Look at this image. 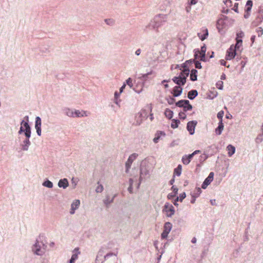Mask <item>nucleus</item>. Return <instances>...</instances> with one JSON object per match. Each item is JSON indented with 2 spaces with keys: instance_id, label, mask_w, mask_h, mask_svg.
Listing matches in <instances>:
<instances>
[{
  "instance_id": "f257e3e1",
  "label": "nucleus",
  "mask_w": 263,
  "mask_h": 263,
  "mask_svg": "<svg viewBox=\"0 0 263 263\" xmlns=\"http://www.w3.org/2000/svg\"><path fill=\"white\" fill-rule=\"evenodd\" d=\"M192 60L186 61L184 63L181 65V67L183 68L179 76L175 77L172 79L173 82L178 86L184 85L186 82V78L189 75L190 70L187 67V64L191 63Z\"/></svg>"
},
{
  "instance_id": "f03ea898",
  "label": "nucleus",
  "mask_w": 263,
  "mask_h": 263,
  "mask_svg": "<svg viewBox=\"0 0 263 263\" xmlns=\"http://www.w3.org/2000/svg\"><path fill=\"white\" fill-rule=\"evenodd\" d=\"M25 119L26 121H22L21 122V126L18 133L21 134L23 132H25V135L27 138H29L31 136V129L28 123L29 118L28 116L25 117Z\"/></svg>"
},
{
  "instance_id": "7ed1b4c3",
  "label": "nucleus",
  "mask_w": 263,
  "mask_h": 263,
  "mask_svg": "<svg viewBox=\"0 0 263 263\" xmlns=\"http://www.w3.org/2000/svg\"><path fill=\"white\" fill-rule=\"evenodd\" d=\"M176 105L179 107H183L184 111H187L192 109L193 107L187 100H181L176 103Z\"/></svg>"
},
{
  "instance_id": "20e7f679",
  "label": "nucleus",
  "mask_w": 263,
  "mask_h": 263,
  "mask_svg": "<svg viewBox=\"0 0 263 263\" xmlns=\"http://www.w3.org/2000/svg\"><path fill=\"white\" fill-rule=\"evenodd\" d=\"M236 50L234 45H232L227 51L226 60H231L234 59L236 55Z\"/></svg>"
},
{
  "instance_id": "39448f33",
  "label": "nucleus",
  "mask_w": 263,
  "mask_h": 263,
  "mask_svg": "<svg viewBox=\"0 0 263 263\" xmlns=\"http://www.w3.org/2000/svg\"><path fill=\"white\" fill-rule=\"evenodd\" d=\"M163 212L165 213L167 217H171L174 214L175 210L172 204L166 203L164 205Z\"/></svg>"
},
{
  "instance_id": "423d86ee",
  "label": "nucleus",
  "mask_w": 263,
  "mask_h": 263,
  "mask_svg": "<svg viewBox=\"0 0 263 263\" xmlns=\"http://www.w3.org/2000/svg\"><path fill=\"white\" fill-rule=\"evenodd\" d=\"M172 225L169 222H167L164 224V230L161 234V237L162 239L167 238L168 234H169L172 229Z\"/></svg>"
},
{
  "instance_id": "0eeeda50",
  "label": "nucleus",
  "mask_w": 263,
  "mask_h": 263,
  "mask_svg": "<svg viewBox=\"0 0 263 263\" xmlns=\"http://www.w3.org/2000/svg\"><path fill=\"white\" fill-rule=\"evenodd\" d=\"M137 156L138 155L136 153H134L129 156L128 157V159L125 163L126 173L129 171V169L130 168L133 162L136 159Z\"/></svg>"
},
{
  "instance_id": "6e6552de",
  "label": "nucleus",
  "mask_w": 263,
  "mask_h": 263,
  "mask_svg": "<svg viewBox=\"0 0 263 263\" xmlns=\"http://www.w3.org/2000/svg\"><path fill=\"white\" fill-rule=\"evenodd\" d=\"M206 48L205 46H202L201 48V50L198 51V53L196 52L195 56L196 59H199L201 61H204L205 58Z\"/></svg>"
},
{
  "instance_id": "1a4fd4ad",
  "label": "nucleus",
  "mask_w": 263,
  "mask_h": 263,
  "mask_svg": "<svg viewBox=\"0 0 263 263\" xmlns=\"http://www.w3.org/2000/svg\"><path fill=\"white\" fill-rule=\"evenodd\" d=\"M32 249L34 253L38 255H42L45 252V249L40 246L38 241L34 245Z\"/></svg>"
},
{
  "instance_id": "9d476101",
  "label": "nucleus",
  "mask_w": 263,
  "mask_h": 263,
  "mask_svg": "<svg viewBox=\"0 0 263 263\" xmlns=\"http://www.w3.org/2000/svg\"><path fill=\"white\" fill-rule=\"evenodd\" d=\"M214 178V173L211 172L209 176L205 179L203 183L202 184V189H206L208 185L213 181Z\"/></svg>"
},
{
  "instance_id": "9b49d317",
  "label": "nucleus",
  "mask_w": 263,
  "mask_h": 263,
  "mask_svg": "<svg viewBox=\"0 0 263 263\" xmlns=\"http://www.w3.org/2000/svg\"><path fill=\"white\" fill-rule=\"evenodd\" d=\"M253 6V2L251 0H248L247 2L246 5V9H245V13L244 14V17L245 18H248L250 15V12L252 9Z\"/></svg>"
},
{
  "instance_id": "f8f14e48",
  "label": "nucleus",
  "mask_w": 263,
  "mask_h": 263,
  "mask_svg": "<svg viewBox=\"0 0 263 263\" xmlns=\"http://www.w3.org/2000/svg\"><path fill=\"white\" fill-rule=\"evenodd\" d=\"M208 29L203 27L201 29L200 32L198 33V36L201 41H203L208 37Z\"/></svg>"
},
{
  "instance_id": "ddd939ff",
  "label": "nucleus",
  "mask_w": 263,
  "mask_h": 263,
  "mask_svg": "<svg viewBox=\"0 0 263 263\" xmlns=\"http://www.w3.org/2000/svg\"><path fill=\"white\" fill-rule=\"evenodd\" d=\"M165 134L164 132L162 131H157L155 134V138L153 139V141L154 143H157L159 142V141L161 139V137H165Z\"/></svg>"
},
{
  "instance_id": "4468645a",
  "label": "nucleus",
  "mask_w": 263,
  "mask_h": 263,
  "mask_svg": "<svg viewBox=\"0 0 263 263\" xmlns=\"http://www.w3.org/2000/svg\"><path fill=\"white\" fill-rule=\"evenodd\" d=\"M80 204V201L79 200H75L71 205V210L70 213L71 214H73L75 212V210L77 209Z\"/></svg>"
},
{
  "instance_id": "2eb2a0df",
  "label": "nucleus",
  "mask_w": 263,
  "mask_h": 263,
  "mask_svg": "<svg viewBox=\"0 0 263 263\" xmlns=\"http://www.w3.org/2000/svg\"><path fill=\"white\" fill-rule=\"evenodd\" d=\"M196 125V122H195L194 121H190L187 123V129L190 134L192 135L194 134Z\"/></svg>"
},
{
  "instance_id": "dca6fc26",
  "label": "nucleus",
  "mask_w": 263,
  "mask_h": 263,
  "mask_svg": "<svg viewBox=\"0 0 263 263\" xmlns=\"http://www.w3.org/2000/svg\"><path fill=\"white\" fill-rule=\"evenodd\" d=\"M182 91V88L180 86H176L173 88L172 94L174 97L179 96Z\"/></svg>"
},
{
  "instance_id": "f3484780",
  "label": "nucleus",
  "mask_w": 263,
  "mask_h": 263,
  "mask_svg": "<svg viewBox=\"0 0 263 263\" xmlns=\"http://www.w3.org/2000/svg\"><path fill=\"white\" fill-rule=\"evenodd\" d=\"M88 114L89 113L86 111L79 110H74V117H86L88 115Z\"/></svg>"
},
{
  "instance_id": "a211bd4d",
  "label": "nucleus",
  "mask_w": 263,
  "mask_h": 263,
  "mask_svg": "<svg viewBox=\"0 0 263 263\" xmlns=\"http://www.w3.org/2000/svg\"><path fill=\"white\" fill-rule=\"evenodd\" d=\"M225 23L224 22V20L220 18L219 19L217 22V28L219 30V31H220L222 30L224 28H225L226 26H224Z\"/></svg>"
},
{
  "instance_id": "6ab92c4d",
  "label": "nucleus",
  "mask_w": 263,
  "mask_h": 263,
  "mask_svg": "<svg viewBox=\"0 0 263 263\" xmlns=\"http://www.w3.org/2000/svg\"><path fill=\"white\" fill-rule=\"evenodd\" d=\"M227 149L228 152V154L229 157H231L235 152V147L231 144H229L227 147Z\"/></svg>"
},
{
  "instance_id": "aec40b11",
  "label": "nucleus",
  "mask_w": 263,
  "mask_h": 263,
  "mask_svg": "<svg viewBox=\"0 0 263 263\" xmlns=\"http://www.w3.org/2000/svg\"><path fill=\"white\" fill-rule=\"evenodd\" d=\"M68 182L67 179H61L58 183V185L60 187H63L65 189L68 186Z\"/></svg>"
},
{
  "instance_id": "412c9836",
  "label": "nucleus",
  "mask_w": 263,
  "mask_h": 263,
  "mask_svg": "<svg viewBox=\"0 0 263 263\" xmlns=\"http://www.w3.org/2000/svg\"><path fill=\"white\" fill-rule=\"evenodd\" d=\"M198 95V92L196 90H192L188 92L187 97L190 100L194 99Z\"/></svg>"
},
{
  "instance_id": "4be33fe9",
  "label": "nucleus",
  "mask_w": 263,
  "mask_h": 263,
  "mask_svg": "<svg viewBox=\"0 0 263 263\" xmlns=\"http://www.w3.org/2000/svg\"><path fill=\"white\" fill-rule=\"evenodd\" d=\"M197 71L196 69H192L191 71L190 74V79L192 81H195L197 80Z\"/></svg>"
},
{
  "instance_id": "5701e85b",
  "label": "nucleus",
  "mask_w": 263,
  "mask_h": 263,
  "mask_svg": "<svg viewBox=\"0 0 263 263\" xmlns=\"http://www.w3.org/2000/svg\"><path fill=\"white\" fill-rule=\"evenodd\" d=\"M164 115L167 118L171 119L173 116V111L169 108H166L165 110Z\"/></svg>"
},
{
  "instance_id": "b1692460",
  "label": "nucleus",
  "mask_w": 263,
  "mask_h": 263,
  "mask_svg": "<svg viewBox=\"0 0 263 263\" xmlns=\"http://www.w3.org/2000/svg\"><path fill=\"white\" fill-rule=\"evenodd\" d=\"M223 127L222 122H219L218 126L215 130L216 134L220 135L223 129Z\"/></svg>"
},
{
  "instance_id": "393cba45",
  "label": "nucleus",
  "mask_w": 263,
  "mask_h": 263,
  "mask_svg": "<svg viewBox=\"0 0 263 263\" xmlns=\"http://www.w3.org/2000/svg\"><path fill=\"white\" fill-rule=\"evenodd\" d=\"M242 41L241 39H236V44L234 46L235 47V49L239 50V49L242 47Z\"/></svg>"
},
{
  "instance_id": "a878e982",
  "label": "nucleus",
  "mask_w": 263,
  "mask_h": 263,
  "mask_svg": "<svg viewBox=\"0 0 263 263\" xmlns=\"http://www.w3.org/2000/svg\"><path fill=\"white\" fill-rule=\"evenodd\" d=\"M80 254V252L79 251V248H75L73 250V254L71 256V258L76 260L78 258V255Z\"/></svg>"
},
{
  "instance_id": "bb28decb",
  "label": "nucleus",
  "mask_w": 263,
  "mask_h": 263,
  "mask_svg": "<svg viewBox=\"0 0 263 263\" xmlns=\"http://www.w3.org/2000/svg\"><path fill=\"white\" fill-rule=\"evenodd\" d=\"M30 144V141L29 138H27L26 140L24 141V144L23 145L22 149L24 151H27L28 148Z\"/></svg>"
},
{
  "instance_id": "cd10ccee",
  "label": "nucleus",
  "mask_w": 263,
  "mask_h": 263,
  "mask_svg": "<svg viewBox=\"0 0 263 263\" xmlns=\"http://www.w3.org/2000/svg\"><path fill=\"white\" fill-rule=\"evenodd\" d=\"M181 170H182L181 165H179L177 166V167L174 170V174H175L178 176H180L181 173Z\"/></svg>"
},
{
  "instance_id": "c85d7f7f",
  "label": "nucleus",
  "mask_w": 263,
  "mask_h": 263,
  "mask_svg": "<svg viewBox=\"0 0 263 263\" xmlns=\"http://www.w3.org/2000/svg\"><path fill=\"white\" fill-rule=\"evenodd\" d=\"M182 162L183 164L187 165L190 163V160L187 157L186 155H184L182 158Z\"/></svg>"
},
{
  "instance_id": "c756f323",
  "label": "nucleus",
  "mask_w": 263,
  "mask_h": 263,
  "mask_svg": "<svg viewBox=\"0 0 263 263\" xmlns=\"http://www.w3.org/2000/svg\"><path fill=\"white\" fill-rule=\"evenodd\" d=\"M200 153V151L199 150H196L193 153L189 154L188 155H185L190 160V161H191V159L193 158L194 155L198 154Z\"/></svg>"
},
{
  "instance_id": "7c9ffc66",
  "label": "nucleus",
  "mask_w": 263,
  "mask_h": 263,
  "mask_svg": "<svg viewBox=\"0 0 263 263\" xmlns=\"http://www.w3.org/2000/svg\"><path fill=\"white\" fill-rule=\"evenodd\" d=\"M35 127H41V119L39 117H37L35 119Z\"/></svg>"
},
{
  "instance_id": "2f4dec72",
  "label": "nucleus",
  "mask_w": 263,
  "mask_h": 263,
  "mask_svg": "<svg viewBox=\"0 0 263 263\" xmlns=\"http://www.w3.org/2000/svg\"><path fill=\"white\" fill-rule=\"evenodd\" d=\"M43 185L44 186H45L46 187H49V188H51L53 186L52 183L51 181H50L49 180H47V181H45L43 183Z\"/></svg>"
},
{
  "instance_id": "473e14b6",
  "label": "nucleus",
  "mask_w": 263,
  "mask_h": 263,
  "mask_svg": "<svg viewBox=\"0 0 263 263\" xmlns=\"http://www.w3.org/2000/svg\"><path fill=\"white\" fill-rule=\"evenodd\" d=\"M66 115L70 117H74V111L67 109L66 110Z\"/></svg>"
},
{
  "instance_id": "72a5a7b5",
  "label": "nucleus",
  "mask_w": 263,
  "mask_h": 263,
  "mask_svg": "<svg viewBox=\"0 0 263 263\" xmlns=\"http://www.w3.org/2000/svg\"><path fill=\"white\" fill-rule=\"evenodd\" d=\"M223 83L222 81H218L216 84V87L219 89H222L223 88Z\"/></svg>"
},
{
  "instance_id": "f704fd0d",
  "label": "nucleus",
  "mask_w": 263,
  "mask_h": 263,
  "mask_svg": "<svg viewBox=\"0 0 263 263\" xmlns=\"http://www.w3.org/2000/svg\"><path fill=\"white\" fill-rule=\"evenodd\" d=\"M179 123V121L177 120H173V122L171 124V127L173 128H175L178 127V124Z\"/></svg>"
},
{
  "instance_id": "c9c22d12",
  "label": "nucleus",
  "mask_w": 263,
  "mask_h": 263,
  "mask_svg": "<svg viewBox=\"0 0 263 263\" xmlns=\"http://www.w3.org/2000/svg\"><path fill=\"white\" fill-rule=\"evenodd\" d=\"M166 100L167 101V103L170 105L173 104L174 103L175 101V99L174 98L172 97H169L168 98L166 99Z\"/></svg>"
},
{
  "instance_id": "e433bc0d",
  "label": "nucleus",
  "mask_w": 263,
  "mask_h": 263,
  "mask_svg": "<svg viewBox=\"0 0 263 263\" xmlns=\"http://www.w3.org/2000/svg\"><path fill=\"white\" fill-rule=\"evenodd\" d=\"M256 31L259 37L261 36L263 34V29L261 27L257 28L256 30Z\"/></svg>"
},
{
  "instance_id": "4c0bfd02",
  "label": "nucleus",
  "mask_w": 263,
  "mask_h": 263,
  "mask_svg": "<svg viewBox=\"0 0 263 263\" xmlns=\"http://www.w3.org/2000/svg\"><path fill=\"white\" fill-rule=\"evenodd\" d=\"M223 115H224V112L223 111H220L219 112H218V113L217 114V118L220 120V122H222V117L223 116Z\"/></svg>"
},
{
  "instance_id": "58836bf2",
  "label": "nucleus",
  "mask_w": 263,
  "mask_h": 263,
  "mask_svg": "<svg viewBox=\"0 0 263 263\" xmlns=\"http://www.w3.org/2000/svg\"><path fill=\"white\" fill-rule=\"evenodd\" d=\"M186 197V195L185 193H183L181 194L179 196V197L177 198V201L180 200V201H182L183 199H184Z\"/></svg>"
},
{
  "instance_id": "ea45409f",
  "label": "nucleus",
  "mask_w": 263,
  "mask_h": 263,
  "mask_svg": "<svg viewBox=\"0 0 263 263\" xmlns=\"http://www.w3.org/2000/svg\"><path fill=\"white\" fill-rule=\"evenodd\" d=\"M148 108L150 110L151 114H150V119L151 121H152L154 119L153 114L152 113V109H153V106L152 104H150L148 105Z\"/></svg>"
},
{
  "instance_id": "a19ab883",
  "label": "nucleus",
  "mask_w": 263,
  "mask_h": 263,
  "mask_svg": "<svg viewBox=\"0 0 263 263\" xmlns=\"http://www.w3.org/2000/svg\"><path fill=\"white\" fill-rule=\"evenodd\" d=\"M103 186L101 184L99 185L96 190V192L98 193H101L103 191Z\"/></svg>"
},
{
  "instance_id": "79ce46f5",
  "label": "nucleus",
  "mask_w": 263,
  "mask_h": 263,
  "mask_svg": "<svg viewBox=\"0 0 263 263\" xmlns=\"http://www.w3.org/2000/svg\"><path fill=\"white\" fill-rule=\"evenodd\" d=\"M244 36V33L242 31H240L238 33H237V37L236 39H241V38H242Z\"/></svg>"
},
{
  "instance_id": "37998d69",
  "label": "nucleus",
  "mask_w": 263,
  "mask_h": 263,
  "mask_svg": "<svg viewBox=\"0 0 263 263\" xmlns=\"http://www.w3.org/2000/svg\"><path fill=\"white\" fill-rule=\"evenodd\" d=\"M126 83L130 88L133 87L132 80L131 78H129L126 80Z\"/></svg>"
},
{
  "instance_id": "c03bdc74",
  "label": "nucleus",
  "mask_w": 263,
  "mask_h": 263,
  "mask_svg": "<svg viewBox=\"0 0 263 263\" xmlns=\"http://www.w3.org/2000/svg\"><path fill=\"white\" fill-rule=\"evenodd\" d=\"M179 116L180 119H184L186 118V115L183 112H179Z\"/></svg>"
},
{
  "instance_id": "a18cd8bd",
  "label": "nucleus",
  "mask_w": 263,
  "mask_h": 263,
  "mask_svg": "<svg viewBox=\"0 0 263 263\" xmlns=\"http://www.w3.org/2000/svg\"><path fill=\"white\" fill-rule=\"evenodd\" d=\"M195 67L198 69H201L202 67L201 63L198 61H196L195 62Z\"/></svg>"
},
{
  "instance_id": "49530a36",
  "label": "nucleus",
  "mask_w": 263,
  "mask_h": 263,
  "mask_svg": "<svg viewBox=\"0 0 263 263\" xmlns=\"http://www.w3.org/2000/svg\"><path fill=\"white\" fill-rule=\"evenodd\" d=\"M238 3H235L233 8H232V9L235 11L236 12H238Z\"/></svg>"
},
{
  "instance_id": "de8ad7c7",
  "label": "nucleus",
  "mask_w": 263,
  "mask_h": 263,
  "mask_svg": "<svg viewBox=\"0 0 263 263\" xmlns=\"http://www.w3.org/2000/svg\"><path fill=\"white\" fill-rule=\"evenodd\" d=\"M105 22L108 25H111L114 23V21L111 19L106 20Z\"/></svg>"
},
{
  "instance_id": "09e8293b",
  "label": "nucleus",
  "mask_w": 263,
  "mask_h": 263,
  "mask_svg": "<svg viewBox=\"0 0 263 263\" xmlns=\"http://www.w3.org/2000/svg\"><path fill=\"white\" fill-rule=\"evenodd\" d=\"M224 3L227 6H231V4L232 2H231V1L230 0H225L224 1Z\"/></svg>"
},
{
  "instance_id": "8fccbe9b",
  "label": "nucleus",
  "mask_w": 263,
  "mask_h": 263,
  "mask_svg": "<svg viewBox=\"0 0 263 263\" xmlns=\"http://www.w3.org/2000/svg\"><path fill=\"white\" fill-rule=\"evenodd\" d=\"M36 133L39 136H41V127L36 128Z\"/></svg>"
},
{
  "instance_id": "3c124183",
  "label": "nucleus",
  "mask_w": 263,
  "mask_h": 263,
  "mask_svg": "<svg viewBox=\"0 0 263 263\" xmlns=\"http://www.w3.org/2000/svg\"><path fill=\"white\" fill-rule=\"evenodd\" d=\"M220 63L221 65H223V66H226L227 62H226V61L224 60H221L220 61Z\"/></svg>"
},
{
  "instance_id": "603ef678",
  "label": "nucleus",
  "mask_w": 263,
  "mask_h": 263,
  "mask_svg": "<svg viewBox=\"0 0 263 263\" xmlns=\"http://www.w3.org/2000/svg\"><path fill=\"white\" fill-rule=\"evenodd\" d=\"M198 0H191L190 4L191 5H195L198 2Z\"/></svg>"
},
{
  "instance_id": "864d4df0",
  "label": "nucleus",
  "mask_w": 263,
  "mask_h": 263,
  "mask_svg": "<svg viewBox=\"0 0 263 263\" xmlns=\"http://www.w3.org/2000/svg\"><path fill=\"white\" fill-rule=\"evenodd\" d=\"M140 53H141V50L140 49H138L135 52L136 54L137 55H140Z\"/></svg>"
},
{
  "instance_id": "5fc2aeb1",
  "label": "nucleus",
  "mask_w": 263,
  "mask_h": 263,
  "mask_svg": "<svg viewBox=\"0 0 263 263\" xmlns=\"http://www.w3.org/2000/svg\"><path fill=\"white\" fill-rule=\"evenodd\" d=\"M201 159L205 160L207 158L206 155H201L200 156Z\"/></svg>"
},
{
  "instance_id": "6e6d98bb",
  "label": "nucleus",
  "mask_w": 263,
  "mask_h": 263,
  "mask_svg": "<svg viewBox=\"0 0 263 263\" xmlns=\"http://www.w3.org/2000/svg\"><path fill=\"white\" fill-rule=\"evenodd\" d=\"M125 87V84H124L120 88V93H121L123 91V90Z\"/></svg>"
},
{
  "instance_id": "4d7b16f0",
  "label": "nucleus",
  "mask_w": 263,
  "mask_h": 263,
  "mask_svg": "<svg viewBox=\"0 0 263 263\" xmlns=\"http://www.w3.org/2000/svg\"><path fill=\"white\" fill-rule=\"evenodd\" d=\"M255 35H253L251 38V41H252V43H253L255 41Z\"/></svg>"
},
{
  "instance_id": "13d9d810",
  "label": "nucleus",
  "mask_w": 263,
  "mask_h": 263,
  "mask_svg": "<svg viewBox=\"0 0 263 263\" xmlns=\"http://www.w3.org/2000/svg\"><path fill=\"white\" fill-rule=\"evenodd\" d=\"M196 190H197V191L198 194V195H199V194L201 193V189H200V188H199V187H198V188H197V189H196Z\"/></svg>"
},
{
  "instance_id": "bf43d9fd",
  "label": "nucleus",
  "mask_w": 263,
  "mask_h": 263,
  "mask_svg": "<svg viewBox=\"0 0 263 263\" xmlns=\"http://www.w3.org/2000/svg\"><path fill=\"white\" fill-rule=\"evenodd\" d=\"M119 94L117 92H115V98L116 99H117V98L119 97Z\"/></svg>"
},
{
  "instance_id": "052dcab7",
  "label": "nucleus",
  "mask_w": 263,
  "mask_h": 263,
  "mask_svg": "<svg viewBox=\"0 0 263 263\" xmlns=\"http://www.w3.org/2000/svg\"><path fill=\"white\" fill-rule=\"evenodd\" d=\"M192 241V243H196V238L195 237H193V238H192V241Z\"/></svg>"
},
{
  "instance_id": "680f3d73",
  "label": "nucleus",
  "mask_w": 263,
  "mask_h": 263,
  "mask_svg": "<svg viewBox=\"0 0 263 263\" xmlns=\"http://www.w3.org/2000/svg\"><path fill=\"white\" fill-rule=\"evenodd\" d=\"M76 261L75 260H74L73 259H72V258H71V259H70V261H69V263H74V261Z\"/></svg>"
},
{
  "instance_id": "e2e57ef3",
  "label": "nucleus",
  "mask_w": 263,
  "mask_h": 263,
  "mask_svg": "<svg viewBox=\"0 0 263 263\" xmlns=\"http://www.w3.org/2000/svg\"><path fill=\"white\" fill-rule=\"evenodd\" d=\"M129 182H130V185L132 186V184H133V180L132 179H129Z\"/></svg>"
},
{
  "instance_id": "0e129e2a",
  "label": "nucleus",
  "mask_w": 263,
  "mask_h": 263,
  "mask_svg": "<svg viewBox=\"0 0 263 263\" xmlns=\"http://www.w3.org/2000/svg\"><path fill=\"white\" fill-rule=\"evenodd\" d=\"M132 185H130L129 187H128V191L131 193L132 192Z\"/></svg>"
},
{
  "instance_id": "69168bd1",
  "label": "nucleus",
  "mask_w": 263,
  "mask_h": 263,
  "mask_svg": "<svg viewBox=\"0 0 263 263\" xmlns=\"http://www.w3.org/2000/svg\"><path fill=\"white\" fill-rule=\"evenodd\" d=\"M221 79H225V75H224V74H223V75L221 76Z\"/></svg>"
},
{
  "instance_id": "338daca9",
  "label": "nucleus",
  "mask_w": 263,
  "mask_h": 263,
  "mask_svg": "<svg viewBox=\"0 0 263 263\" xmlns=\"http://www.w3.org/2000/svg\"><path fill=\"white\" fill-rule=\"evenodd\" d=\"M177 201V199H176V200H175V202L174 203V205H178Z\"/></svg>"
},
{
  "instance_id": "774afa93",
  "label": "nucleus",
  "mask_w": 263,
  "mask_h": 263,
  "mask_svg": "<svg viewBox=\"0 0 263 263\" xmlns=\"http://www.w3.org/2000/svg\"><path fill=\"white\" fill-rule=\"evenodd\" d=\"M168 87V84H166L164 85V87L165 88H167Z\"/></svg>"
}]
</instances>
